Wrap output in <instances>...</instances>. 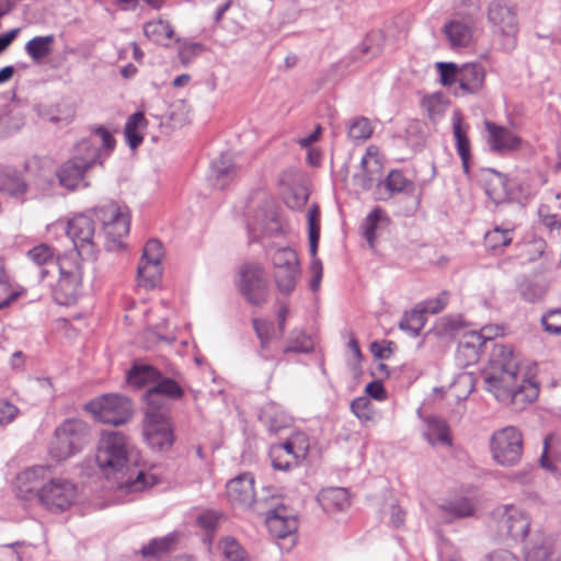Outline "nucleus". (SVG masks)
<instances>
[{
	"instance_id": "nucleus-46",
	"label": "nucleus",
	"mask_w": 561,
	"mask_h": 561,
	"mask_svg": "<svg viewBox=\"0 0 561 561\" xmlns=\"http://www.w3.org/2000/svg\"><path fill=\"white\" fill-rule=\"evenodd\" d=\"M448 105L449 101L440 92L427 94L421 100L422 108L427 113L428 118L433 122L439 119L444 115Z\"/></svg>"
},
{
	"instance_id": "nucleus-36",
	"label": "nucleus",
	"mask_w": 561,
	"mask_h": 561,
	"mask_svg": "<svg viewBox=\"0 0 561 561\" xmlns=\"http://www.w3.org/2000/svg\"><path fill=\"white\" fill-rule=\"evenodd\" d=\"M525 561H558L557 547L551 539L539 537L526 547Z\"/></svg>"
},
{
	"instance_id": "nucleus-51",
	"label": "nucleus",
	"mask_w": 561,
	"mask_h": 561,
	"mask_svg": "<svg viewBox=\"0 0 561 561\" xmlns=\"http://www.w3.org/2000/svg\"><path fill=\"white\" fill-rule=\"evenodd\" d=\"M314 344L313 340L310 335H307L304 331L295 330L288 342L286 347L284 348L285 353H310L313 351Z\"/></svg>"
},
{
	"instance_id": "nucleus-10",
	"label": "nucleus",
	"mask_w": 561,
	"mask_h": 561,
	"mask_svg": "<svg viewBox=\"0 0 561 561\" xmlns=\"http://www.w3.org/2000/svg\"><path fill=\"white\" fill-rule=\"evenodd\" d=\"M95 216L103 222L105 248L117 251L124 248V238L129 232V216L114 203L95 209Z\"/></svg>"
},
{
	"instance_id": "nucleus-35",
	"label": "nucleus",
	"mask_w": 561,
	"mask_h": 561,
	"mask_svg": "<svg viewBox=\"0 0 561 561\" xmlns=\"http://www.w3.org/2000/svg\"><path fill=\"white\" fill-rule=\"evenodd\" d=\"M426 430L424 432L425 439L432 445L450 446L451 437L449 433V426L446 421L436 417L428 416L425 421Z\"/></svg>"
},
{
	"instance_id": "nucleus-29",
	"label": "nucleus",
	"mask_w": 561,
	"mask_h": 561,
	"mask_svg": "<svg viewBox=\"0 0 561 561\" xmlns=\"http://www.w3.org/2000/svg\"><path fill=\"white\" fill-rule=\"evenodd\" d=\"M443 33L453 48L468 46L473 36L471 24L458 20L447 22L443 27Z\"/></svg>"
},
{
	"instance_id": "nucleus-25",
	"label": "nucleus",
	"mask_w": 561,
	"mask_h": 561,
	"mask_svg": "<svg viewBox=\"0 0 561 561\" xmlns=\"http://www.w3.org/2000/svg\"><path fill=\"white\" fill-rule=\"evenodd\" d=\"M484 125L488 131L486 141L491 151L507 153L520 148L522 139L506 127L499 126L492 122H485Z\"/></svg>"
},
{
	"instance_id": "nucleus-8",
	"label": "nucleus",
	"mask_w": 561,
	"mask_h": 561,
	"mask_svg": "<svg viewBox=\"0 0 561 561\" xmlns=\"http://www.w3.org/2000/svg\"><path fill=\"white\" fill-rule=\"evenodd\" d=\"M85 410L98 421L117 426L125 424L131 417L133 404L124 396L108 393L88 402Z\"/></svg>"
},
{
	"instance_id": "nucleus-52",
	"label": "nucleus",
	"mask_w": 561,
	"mask_h": 561,
	"mask_svg": "<svg viewBox=\"0 0 561 561\" xmlns=\"http://www.w3.org/2000/svg\"><path fill=\"white\" fill-rule=\"evenodd\" d=\"M190 106L182 100L174 101L167 113L168 121L172 127H182L190 122Z\"/></svg>"
},
{
	"instance_id": "nucleus-22",
	"label": "nucleus",
	"mask_w": 561,
	"mask_h": 561,
	"mask_svg": "<svg viewBox=\"0 0 561 561\" xmlns=\"http://www.w3.org/2000/svg\"><path fill=\"white\" fill-rule=\"evenodd\" d=\"M439 82L456 96L474 93L484 82V72H440Z\"/></svg>"
},
{
	"instance_id": "nucleus-9",
	"label": "nucleus",
	"mask_w": 561,
	"mask_h": 561,
	"mask_svg": "<svg viewBox=\"0 0 561 561\" xmlns=\"http://www.w3.org/2000/svg\"><path fill=\"white\" fill-rule=\"evenodd\" d=\"M492 459L500 466L517 465L523 456V435L515 426H506L495 431L490 438Z\"/></svg>"
},
{
	"instance_id": "nucleus-53",
	"label": "nucleus",
	"mask_w": 561,
	"mask_h": 561,
	"mask_svg": "<svg viewBox=\"0 0 561 561\" xmlns=\"http://www.w3.org/2000/svg\"><path fill=\"white\" fill-rule=\"evenodd\" d=\"M175 536L173 534L167 535L161 538H154L142 547L141 553L144 557H159L161 553L169 551L175 543Z\"/></svg>"
},
{
	"instance_id": "nucleus-54",
	"label": "nucleus",
	"mask_w": 561,
	"mask_h": 561,
	"mask_svg": "<svg viewBox=\"0 0 561 561\" xmlns=\"http://www.w3.org/2000/svg\"><path fill=\"white\" fill-rule=\"evenodd\" d=\"M485 245L492 250L507 247L512 242V229L494 227L484 236Z\"/></svg>"
},
{
	"instance_id": "nucleus-61",
	"label": "nucleus",
	"mask_w": 561,
	"mask_h": 561,
	"mask_svg": "<svg viewBox=\"0 0 561 561\" xmlns=\"http://www.w3.org/2000/svg\"><path fill=\"white\" fill-rule=\"evenodd\" d=\"M253 328L261 343V350L265 351L270 344L274 327L273 323L262 319L253 320Z\"/></svg>"
},
{
	"instance_id": "nucleus-21",
	"label": "nucleus",
	"mask_w": 561,
	"mask_h": 561,
	"mask_svg": "<svg viewBox=\"0 0 561 561\" xmlns=\"http://www.w3.org/2000/svg\"><path fill=\"white\" fill-rule=\"evenodd\" d=\"M240 288L249 302L253 305L265 302L268 295V284L264 268L255 264L247 265L241 271Z\"/></svg>"
},
{
	"instance_id": "nucleus-47",
	"label": "nucleus",
	"mask_w": 561,
	"mask_h": 561,
	"mask_svg": "<svg viewBox=\"0 0 561 561\" xmlns=\"http://www.w3.org/2000/svg\"><path fill=\"white\" fill-rule=\"evenodd\" d=\"M55 37L53 35L36 36L25 45L27 55L35 61H41L53 51Z\"/></svg>"
},
{
	"instance_id": "nucleus-13",
	"label": "nucleus",
	"mask_w": 561,
	"mask_h": 561,
	"mask_svg": "<svg viewBox=\"0 0 561 561\" xmlns=\"http://www.w3.org/2000/svg\"><path fill=\"white\" fill-rule=\"evenodd\" d=\"M78 496L76 484L64 478H49L42 488L39 503L50 512H65Z\"/></svg>"
},
{
	"instance_id": "nucleus-49",
	"label": "nucleus",
	"mask_w": 561,
	"mask_h": 561,
	"mask_svg": "<svg viewBox=\"0 0 561 561\" xmlns=\"http://www.w3.org/2000/svg\"><path fill=\"white\" fill-rule=\"evenodd\" d=\"M139 284L146 288H153L162 276L161 263L141 262L138 265Z\"/></svg>"
},
{
	"instance_id": "nucleus-38",
	"label": "nucleus",
	"mask_w": 561,
	"mask_h": 561,
	"mask_svg": "<svg viewBox=\"0 0 561 561\" xmlns=\"http://www.w3.org/2000/svg\"><path fill=\"white\" fill-rule=\"evenodd\" d=\"M27 185L21 174L10 167L0 169V191L13 197H20L26 193Z\"/></svg>"
},
{
	"instance_id": "nucleus-41",
	"label": "nucleus",
	"mask_w": 561,
	"mask_h": 561,
	"mask_svg": "<svg viewBox=\"0 0 561 561\" xmlns=\"http://www.w3.org/2000/svg\"><path fill=\"white\" fill-rule=\"evenodd\" d=\"M261 420L268 431L277 434L291 424V417L274 403L267 404L261 414Z\"/></svg>"
},
{
	"instance_id": "nucleus-11",
	"label": "nucleus",
	"mask_w": 561,
	"mask_h": 561,
	"mask_svg": "<svg viewBox=\"0 0 561 561\" xmlns=\"http://www.w3.org/2000/svg\"><path fill=\"white\" fill-rule=\"evenodd\" d=\"M257 513L265 516L266 526L270 533L277 538H285L296 530V519L283 504L278 493L262 497L257 502Z\"/></svg>"
},
{
	"instance_id": "nucleus-20",
	"label": "nucleus",
	"mask_w": 561,
	"mask_h": 561,
	"mask_svg": "<svg viewBox=\"0 0 561 561\" xmlns=\"http://www.w3.org/2000/svg\"><path fill=\"white\" fill-rule=\"evenodd\" d=\"M478 505V500L473 496L455 495L438 503L435 515L442 523L450 524L458 519L474 516Z\"/></svg>"
},
{
	"instance_id": "nucleus-40",
	"label": "nucleus",
	"mask_w": 561,
	"mask_h": 561,
	"mask_svg": "<svg viewBox=\"0 0 561 561\" xmlns=\"http://www.w3.org/2000/svg\"><path fill=\"white\" fill-rule=\"evenodd\" d=\"M148 122L141 112L130 115L124 127V135L128 146L136 149L144 140L142 131L146 129Z\"/></svg>"
},
{
	"instance_id": "nucleus-58",
	"label": "nucleus",
	"mask_w": 561,
	"mask_h": 561,
	"mask_svg": "<svg viewBox=\"0 0 561 561\" xmlns=\"http://www.w3.org/2000/svg\"><path fill=\"white\" fill-rule=\"evenodd\" d=\"M351 410L360 422L375 420V409L368 397H358L351 402Z\"/></svg>"
},
{
	"instance_id": "nucleus-17",
	"label": "nucleus",
	"mask_w": 561,
	"mask_h": 561,
	"mask_svg": "<svg viewBox=\"0 0 561 561\" xmlns=\"http://www.w3.org/2000/svg\"><path fill=\"white\" fill-rule=\"evenodd\" d=\"M499 531L513 539H525L530 527V518L523 508L516 505H502L494 510Z\"/></svg>"
},
{
	"instance_id": "nucleus-14",
	"label": "nucleus",
	"mask_w": 561,
	"mask_h": 561,
	"mask_svg": "<svg viewBox=\"0 0 561 561\" xmlns=\"http://www.w3.org/2000/svg\"><path fill=\"white\" fill-rule=\"evenodd\" d=\"M254 477L250 472H243L233 479L229 480L226 485L227 497L229 502L241 508H250L254 507L257 512V502L267 496L268 501H271V495L273 493H277L276 490L272 488H264L262 490L261 495L255 497L254 490Z\"/></svg>"
},
{
	"instance_id": "nucleus-50",
	"label": "nucleus",
	"mask_w": 561,
	"mask_h": 561,
	"mask_svg": "<svg viewBox=\"0 0 561 561\" xmlns=\"http://www.w3.org/2000/svg\"><path fill=\"white\" fill-rule=\"evenodd\" d=\"M426 322L424 310L415 308L407 312L400 321L399 328L411 336H417Z\"/></svg>"
},
{
	"instance_id": "nucleus-60",
	"label": "nucleus",
	"mask_w": 561,
	"mask_h": 561,
	"mask_svg": "<svg viewBox=\"0 0 561 561\" xmlns=\"http://www.w3.org/2000/svg\"><path fill=\"white\" fill-rule=\"evenodd\" d=\"M474 389V377L471 374H460L451 385V390L458 400L466 399Z\"/></svg>"
},
{
	"instance_id": "nucleus-23",
	"label": "nucleus",
	"mask_w": 561,
	"mask_h": 561,
	"mask_svg": "<svg viewBox=\"0 0 561 561\" xmlns=\"http://www.w3.org/2000/svg\"><path fill=\"white\" fill-rule=\"evenodd\" d=\"M183 396L180 385L171 378L160 375V378L147 389L145 400L147 408L169 410L167 399H179Z\"/></svg>"
},
{
	"instance_id": "nucleus-64",
	"label": "nucleus",
	"mask_w": 561,
	"mask_h": 561,
	"mask_svg": "<svg viewBox=\"0 0 561 561\" xmlns=\"http://www.w3.org/2000/svg\"><path fill=\"white\" fill-rule=\"evenodd\" d=\"M545 330L552 334H561V309H554L542 317Z\"/></svg>"
},
{
	"instance_id": "nucleus-31",
	"label": "nucleus",
	"mask_w": 561,
	"mask_h": 561,
	"mask_svg": "<svg viewBox=\"0 0 561 561\" xmlns=\"http://www.w3.org/2000/svg\"><path fill=\"white\" fill-rule=\"evenodd\" d=\"M482 345L474 334L466 333L456 351V360L459 366L467 367L476 364L480 358Z\"/></svg>"
},
{
	"instance_id": "nucleus-57",
	"label": "nucleus",
	"mask_w": 561,
	"mask_h": 561,
	"mask_svg": "<svg viewBox=\"0 0 561 561\" xmlns=\"http://www.w3.org/2000/svg\"><path fill=\"white\" fill-rule=\"evenodd\" d=\"M219 548L226 561H249L245 551L231 537H226L219 542Z\"/></svg>"
},
{
	"instance_id": "nucleus-7",
	"label": "nucleus",
	"mask_w": 561,
	"mask_h": 561,
	"mask_svg": "<svg viewBox=\"0 0 561 561\" xmlns=\"http://www.w3.org/2000/svg\"><path fill=\"white\" fill-rule=\"evenodd\" d=\"M142 434L150 448L159 451L169 449L174 442L170 410L147 408L142 422Z\"/></svg>"
},
{
	"instance_id": "nucleus-56",
	"label": "nucleus",
	"mask_w": 561,
	"mask_h": 561,
	"mask_svg": "<svg viewBox=\"0 0 561 561\" xmlns=\"http://www.w3.org/2000/svg\"><path fill=\"white\" fill-rule=\"evenodd\" d=\"M547 243L541 238H536L529 241L524 249V255L527 261L534 262L540 257L543 259L545 268L550 267L548 254L546 253Z\"/></svg>"
},
{
	"instance_id": "nucleus-63",
	"label": "nucleus",
	"mask_w": 561,
	"mask_h": 561,
	"mask_svg": "<svg viewBox=\"0 0 561 561\" xmlns=\"http://www.w3.org/2000/svg\"><path fill=\"white\" fill-rule=\"evenodd\" d=\"M163 256L162 244L158 240H149L144 247L141 262L161 263Z\"/></svg>"
},
{
	"instance_id": "nucleus-2",
	"label": "nucleus",
	"mask_w": 561,
	"mask_h": 561,
	"mask_svg": "<svg viewBox=\"0 0 561 561\" xmlns=\"http://www.w3.org/2000/svg\"><path fill=\"white\" fill-rule=\"evenodd\" d=\"M485 389L500 401L507 398L514 385L523 376L520 359L512 346L495 344L488 366L482 370Z\"/></svg>"
},
{
	"instance_id": "nucleus-32",
	"label": "nucleus",
	"mask_w": 561,
	"mask_h": 561,
	"mask_svg": "<svg viewBox=\"0 0 561 561\" xmlns=\"http://www.w3.org/2000/svg\"><path fill=\"white\" fill-rule=\"evenodd\" d=\"M548 288L549 282L546 277H526L517 285L520 298L531 304L542 300Z\"/></svg>"
},
{
	"instance_id": "nucleus-30",
	"label": "nucleus",
	"mask_w": 561,
	"mask_h": 561,
	"mask_svg": "<svg viewBox=\"0 0 561 561\" xmlns=\"http://www.w3.org/2000/svg\"><path fill=\"white\" fill-rule=\"evenodd\" d=\"M144 34L152 43L162 46H169L175 36L171 23L163 19L146 22L144 24Z\"/></svg>"
},
{
	"instance_id": "nucleus-15",
	"label": "nucleus",
	"mask_w": 561,
	"mask_h": 561,
	"mask_svg": "<svg viewBox=\"0 0 561 561\" xmlns=\"http://www.w3.org/2000/svg\"><path fill=\"white\" fill-rule=\"evenodd\" d=\"M271 261L278 290L285 295L290 294L300 273L296 252L290 248H279L271 255Z\"/></svg>"
},
{
	"instance_id": "nucleus-6",
	"label": "nucleus",
	"mask_w": 561,
	"mask_h": 561,
	"mask_svg": "<svg viewBox=\"0 0 561 561\" xmlns=\"http://www.w3.org/2000/svg\"><path fill=\"white\" fill-rule=\"evenodd\" d=\"M115 144L111 131L99 126L93 128L88 137L82 138L75 145L71 157L88 164L91 169L96 163H103V159L107 158L114 150Z\"/></svg>"
},
{
	"instance_id": "nucleus-45",
	"label": "nucleus",
	"mask_w": 561,
	"mask_h": 561,
	"mask_svg": "<svg viewBox=\"0 0 561 561\" xmlns=\"http://www.w3.org/2000/svg\"><path fill=\"white\" fill-rule=\"evenodd\" d=\"M371 122L364 116H356L347 123V136L355 144H363L373 135Z\"/></svg>"
},
{
	"instance_id": "nucleus-39",
	"label": "nucleus",
	"mask_w": 561,
	"mask_h": 561,
	"mask_svg": "<svg viewBox=\"0 0 561 561\" xmlns=\"http://www.w3.org/2000/svg\"><path fill=\"white\" fill-rule=\"evenodd\" d=\"M318 502L327 511H345L351 505L348 492L344 488L322 490Z\"/></svg>"
},
{
	"instance_id": "nucleus-42",
	"label": "nucleus",
	"mask_w": 561,
	"mask_h": 561,
	"mask_svg": "<svg viewBox=\"0 0 561 561\" xmlns=\"http://www.w3.org/2000/svg\"><path fill=\"white\" fill-rule=\"evenodd\" d=\"M270 458L273 468L282 471H287L299 462L289 445H286L285 442L271 446Z\"/></svg>"
},
{
	"instance_id": "nucleus-5",
	"label": "nucleus",
	"mask_w": 561,
	"mask_h": 561,
	"mask_svg": "<svg viewBox=\"0 0 561 561\" xmlns=\"http://www.w3.org/2000/svg\"><path fill=\"white\" fill-rule=\"evenodd\" d=\"M88 438L89 427L83 421L66 420L55 430L49 455L57 461L65 460L81 451Z\"/></svg>"
},
{
	"instance_id": "nucleus-34",
	"label": "nucleus",
	"mask_w": 561,
	"mask_h": 561,
	"mask_svg": "<svg viewBox=\"0 0 561 561\" xmlns=\"http://www.w3.org/2000/svg\"><path fill=\"white\" fill-rule=\"evenodd\" d=\"M485 194L495 204L504 202L510 194L507 179L504 174L489 170L483 180Z\"/></svg>"
},
{
	"instance_id": "nucleus-3",
	"label": "nucleus",
	"mask_w": 561,
	"mask_h": 561,
	"mask_svg": "<svg viewBox=\"0 0 561 561\" xmlns=\"http://www.w3.org/2000/svg\"><path fill=\"white\" fill-rule=\"evenodd\" d=\"M247 229L250 241L270 244V240L284 233L283 224L273 197L263 191L255 192L249 204Z\"/></svg>"
},
{
	"instance_id": "nucleus-48",
	"label": "nucleus",
	"mask_w": 561,
	"mask_h": 561,
	"mask_svg": "<svg viewBox=\"0 0 561 561\" xmlns=\"http://www.w3.org/2000/svg\"><path fill=\"white\" fill-rule=\"evenodd\" d=\"M161 373L149 365H135L128 373V382L136 387H142L148 383L154 385L160 378Z\"/></svg>"
},
{
	"instance_id": "nucleus-1",
	"label": "nucleus",
	"mask_w": 561,
	"mask_h": 561,
	"mask_svg": "<svg viewBox=\"0 0 561 561\" xmlns=\"http://www.w3.org/2000/svg\"><path fill=\"white\" fill-rule=\"evenodd\" d=\"M95 460L107 478L117 480L126 492L142 491L151 485L152 477L136 466L137 457L130 439L117 431L101 434L96 447Z\"/></svg>"
},
{
	"instance_id": "nucleus-59",
	"label": "nucleus",
	"mask_w": 561,
	"mask_h": 561,
	"mask_svg": "<svg viewBox=\"0 0 561 561\" xmlns=\"http://www.w3.org/2000/svg\"><path fill=\"white\" fill-rule=\"evenodd\" d=\"M559 442L554 435H548L543 440V450L540 456V465L542 468L554 471L556 467L553 461L557 459L556 444Z\"/></svg>"
},
{
	"instance_id": "nucleus-26",
	"label": "nucleus",
	"mask_w": 561,
	"mask_h": 561,
	"mask_svg": "<svg viewBox=\"0 0 561 561\" xmlns=\"http://www.w3.org/2000/svg\"><path fill=\"white\" fill-rule=\"evenodd\" d=\"M539 394V388L524 376L519 378L513 389L507 392V398L499 402L511 405L515 411L524 410L529 403L534 402Z\"/></svg>"
},
{
	"instance_id": "nucleus-28",
	"label": "nucleus",
	"mask_w": 561,
	"mask_h": 561,
	"mask_svg": "<svg viewBox=\"0 0 561 561\" xmlns=\"http://www.w3.org/2000/svg\"><path fill=\"white\" fill-rule=\"evenodd\" d=\"M389 218L383 209L376 207L365 218L362 230L363 237L367 241L370 249L375 248L377 236L388 227Z\"/></svg>"
},
{
	"instance_id": "nucleus-27",
	"label": "nucleus",
	"mask_w": 561,
	"mask_h": 561,
	"mask_svg": "<svg viewBox=\"0 0 561 561\" xmlns=\"http://www.w3.org/2000/svg\"><path fill=\"white\" fill-rule=\"evenodd\" d=\"M453 133L456 140V149L461 159L465 172L469 171L470 141L467 136L468 126L462 125V115L456 110L453 113Z\"/></svg>"
},
{
	"instance_id": "nucleus-43",
	"label": "nucleus",
	"mask_w": 561,
	"mask_h": 561,
	"mask_svg": "<svg viewBox=\"0 0 561 561\" xmlns=\"http://www.w3.org/2000/svg\"><path fill=\"white\" fill-rule=\"evenodd\" d=\"M211 171L215 178L214 185L220 190H224L238 173L237 167L226 156H221L213 162Z\"/></svg>"
},
{
	"instance_id": "nucleus-62",
	"label": "nucleus",
	"mask_w": 561,
	"mask_h": 561,
	"mask_svg": "<svg viewBox=\"0 0 561 561\" xmlns=\"http://www.w3.org/2000/svg\"><path fill=\"white\" fill-rule=\"evenodd\" d=\"M285 443L286 445H289L298 461L306 457L310 447L307 436L302 433L293 435Z\"/></svg>"
},
{
	"instance_id": "nucleus-44",
	"label": "nucleus",
	"mask_w": 561,
	"mask_h": 561,
	"mask_svg": "<svg viewBox=\"0 0 561 561\" xmlns=\"http://www.w3.org/2000/svg\"><path fill=\"white\" fill-rule=\"evenodd\" d=\"M24 125V116L15 104H10L0 112V135L19 130Z\"/></svg>"
},
{
	"instance_id": "nucleus-18",
	"label": "nucleus",
	"mask_w": 561,
	"mask_h": 561,
	"mask_svg": "<svg viewBox=\"0 0 561 561\" xmlns=\"http://www.w3.org/2000/svg\"><path fill=\"white\" fill-rule=\"evenodd\" d=\"M280 194L286 205L293 209L302 208L310 195L307 186L308 179L297 170H288L280 174L278 180Z\"/></svg>"
},
{
	"instance_id": "nucleus-24",
	"label": "nucleus",
	"mask_w": 561,
	"mask_h": 561,
	"mask_svg": "<svg viewBox=\"0 0 561 561\" xmlns=\"http://www.w3.org/2000/svg\"><path fill=\"white\" fill-rule=\"evenodd\" d=\"M89 170L88 164L70 157L57 169L56 176L60 186L69 191H76L89 186V183L85 181Z\"/></svg>"
},
{
	"instance_id": "nucleus-12",
	"label": "nucleus",
	"mask_w": 561,
	"mask_h": 561,
	"mask_svg": "<svg viewBox=\"0 0 561 561\" xmlns=\"http://www.w3.org/2000/svg\"><path fill=\"white\" fill-rule=\"evenodd\" d=\"M488 19L501 34L503 49H514L518 33L515 9L504 0H493L489 5Z\"/></svg>"
},
{
	"instance_id": "nucleus-55",
	"label": "nucleus",
	"mask_w": 561,
	"mask_h": 561,
	"mask_svg": "<svg viewBox=\"0 0 561 561\" xmlns=\"http://www.w3.org/2000/svg\"><path fill=\"white\" fill-rule=\"evenodd\" d=\"M386 187L391 193H412L414 184L399 170L391 171L386 179Z\"/></svg>"
},
{
	"instance_id": "nucleus-37",
	"label": "nucleus",
	"mask_w": 561,
	"mask_h": 561,
	"mask_svg": "<svg viewBox=\"0 0 561 561\" xmlns=\"http://www.w3.org/2000/svg\"><path fill=\"white\" fill-rule=\"evenodd\" d=\"M27 257L35 265L42 267L39 272V276L42 279H44L48 275L49 267L57 266L55 250L46 243H41L28 250Z\"/></svg>"
},
{
	"instance_id": "nucleus-19",
	"label": "nucleus",
	"mask_w": 561,
	"mask_h": 561,
	"mask_svg": "<svg viewBox=\"0 0 561 561\" xmlns=\"http://www.w3.org/2000/svg\"><path fill=\"white\" fill-rule=\"evenodd\" d=\"M49 476L46 466H34L20 472L15 478L14 490L18 497L24 501L41 500L42 488Z\"/></svg>"
},
{
	"instance_id": "nucleus-16",
	"label": "nucleus",
	"mask_w": 561,
	"mask_h": 561,
	"mask_svg": "<svg viewBox=\"0 0 561 561\" xmlns=\"http://www.w3.org/2000/svg\"><path fill=\"white\" fill-rule=\"evenodd\" d=\"M67 236L71 239L78 257H92L98 249L95 242V225L91 217L84 214L73 216L67 225Z\"/></svg>"
},
{
	"instance_id": "nucleus-33",
	"label": "nucleus",
	"mask_w": 561,
	"mask_h": 561,
	"mask_svg": "<svg viewBox=\"0 0 561 561\" xmlns=\"http://www.w3.org/2000/svg\"><path fill=\"white\" fill-rule=\"evenodd\" d=\"M386 43V37L382 31L375 30L369 32L360 44L354 50L356 58L360 60H369L378 56Z\"/></svg>"
},
{
	"instance_id": "nucleus-4",
	"label": "nucleus",
	"mask_w": 561,
	"mask_h": 561,
	"mask_svg": "<svg viewBox=\"0 0 561 561\" xmlns=\"http://www.w3.org/2000/svg\"><path fill=\"white\" fill-rule=\"evenodd\" d=\"M59 277L53 286V298L60 306L75 305L82 294L83 264L78 254L58 256Z\"/></svg>"
}]
</instances>
